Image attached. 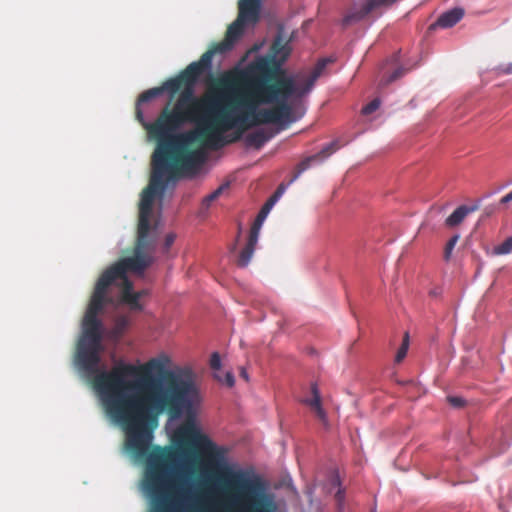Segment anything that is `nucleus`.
I'll use <instances>...</instances> for the list:
<instances>
[{"instance_id":"obj_1","label":"nucleus","mask_w":512,"mask_h":512,"mask_svg":"<svg viewBox=\"0 0 512 512\" xmlns=\"http://www.w3.org/2000/svg\"><path fill=\"white\" fill-rule=\"evenodd\" d=\"M137 258L126 257L103 272L96 282L82 321L74 366L81 377L93 384L99 401L110 421L125 432L124 454L135 464L142 462L150 449L158 418L168 413L166 429L173 446L154 449L147 457L141 490L151 504L150 512H177L170 499L174 492L186 501L193 492L197 454L184 446L190 443L203 454L215 456L217 466L240 491L231 497L236 512H282L267 482L259 475L233 468L224 459V451L203 433L197 420L203 395L196 373L190 367H177L169 372L170 357L160 353L147 361L143 370L150 375L167 373V377L142 378L137 368L123 361L111 369L102 362V338L105 329L99 314L106 302L115 308L127 306L141 310L139 298L145 291L134 292L129 274L137 272Z\"/></svg>"},{"instance_id":"obj_2","label":"nucleus","mask_w":512,"mask_h":512,"mask_svg":"<svg viewBox=\"0 0 512 512\" xmlns=\"http://www.w3.org/2000/svg\"><path fill=\"white\" fill-rule=\"evenodd\" d=\"M271 55H261L240 72L241 87L211 88L194 96L193 84L180 94L172 109L166 107L153 124H145L150 137L158 140L152 155V173L139 205L138 241L133 258L137 272L154 261L160 221L153 218L156 200L174 188L178 176L194 178L201 174L211 151L241 139L262 124L279 130L300 120L306 113V99L330 59H321L311 71L281 74L269 82L271 69L279 68L290 54L278 39Z\"/></svg>"},{"instance_id":"obj_3","label":"nucleus","mask_w":512,"mask_h":512,"mask_svg":"<svg viewBox=\"0 0 512 512\" xmlns=\"http://www.w3.org/2000/svg\"><path fill=\"white\" fill-rule=\"evenodd\" d=\"M260 9L261 0H240L237 19L228 27L224 41L201 56L198 61L201 63V67L205 69L210 68L214 54H224L230 51L245 29L253 26L258 21Z\"/></svg>"},{"instance_id":"obj_4","label":"nucleus","mask_w":512,"mask_h":512,"mask_svg":"<svg viewBox=\"0 0 512 512\" xmlns=\"http://www.w3.org/2000/svg\"><path fill=\"white\" fill-rule=\"evenodd\" d=\"M398 0H365L355 4L343 19L344 25H350L362 20L372 10L379 7H388Z\"/></svg>"},{"instance_id":"obj_5","label":"nucleus","mask_w":512,"mask_h":512,"mask_svg":"<svg viewBox=\"0 0 512 512\" xmlns=\"http://www.w3.org/2000/svg\"><path fill=\"white\" fill-rule=\"evenodd\" d=\"M180 88V80L172 79L163 84L161 88H152L141 94L138 99L136 106V115L137 119L142 123L145 127V124H153L154 122H146L143 117V113L141 110V105L143 103L149 102L151 99L159 96L164 90L169 91L171 94H174Z\"/></svg>"},{"instance_id":"obj_6","label":"nucleus","mask_w":512,"mask_h":512,"mask_svg":"<svg viewBox=\"0 0 512 512\" xmlns=\"http://www.w3.org/2000/svg\"><path fill=\"white\" fill-rule=\"evenodd\" d=\"M289 184H280L275 193L267 200V202L263 205L260 212L258 213L252 227L261 230L264 221L266 220L268 214L274 207V205L280 200L282 195L285 193Z\"/></svg>"},{"instance_id":"obj_7","label":"nucleus","mask_w":512,"mask_h":512,"mask_svg":"<svg viewBox=\"0 0 512 512\" xmlns=\"http://www.w3.org/2000/svg\"><path fill=\"white\" fill-rule=\"evenodd\" d=\"M336 150L335 144H329L324 149H322L318 154L310 156L303 161H301L297 167V173L293 176V178L287 183L289 186L296 181L300 175L310 168L315 163H321L324 161L331 153Z\"/></svg>"},{"instance_id":"obj_8","label":"nucleus","mask_w":512,"mask_h":512,"mask_svg":"<svg viewBox=\"0 0 512 512\" xmlns=\"http://www.w3.org/2000/svg\"><path fill=\"white\" fill-rule=\"evenodd\" d=\"M311 398L303 399L302 402L307 405L316 415V417L323 423L325 427L328 426L327 413L321 403V395L316 383L311 386Z\"/></svg>"},{"instance_id":"obj_9","label":"nucleus","mask_w":512,"mask_h":512,"mask_svg":"<svg viewBox=\"0 0 512 512\" xmlns=\"http://www.w3.org/2000/svg\"><path fill=\"white\" fill-rule=\"evenodd\" d=\"M259 235H260V230H257L252 227L250 230L247 244L241 251L239 258H238V266L239 267L245 268L249 265V263L253 257V254L255 252L256 245L259 240Z\"/></svg>"},{"instance_id":"obj_10","label":"nucleus","mask_w":512,"mask_h":512,"mask_svg":"<svg viewBox=\"0 0 512 512\" xmlns=\"http://www.w3.org/2000/svg\"><path fill=\"white\" fill-rule=\"evenodd\" d=\"M464 16V10L462 8H453L444 12L431 27L450 28L458 23Z\"/></svg>"},{"instance_id":"obj_11","label":"nucleus","mask_w":512,"mask_h":512,"mask_svg":"<svg viewBox=\"0 0 512 512\" xmlns=\"http://www.w3.org/2000/svg\"><path fill=\"white\" fill-rule=\"evenodd\" d=\"M274 136V133L267 129H258L246 136L245 142L248 146H253L257 149L261 148L268 140Z\"/></svg>"},{"instance_id":"obj_12","label":"nucleus","mask_w":512,"mask_h":512,"mask_svg":"<svg viewBox=\"0 0 512 512\" xmlns=\"http://www.w3.org/2000/svg\"><path fill=\"white\" fill-rule=\"evenodd\" d=\"M476 209V206L467 207L461 205L446 219L445 224L448 227H455L459 225L469 213L474 212Z\"/></svg>"},{"instance_id":"obj_13","label":"nucleus","mask_w":512,"mask_h":512,"mask_svg":"<svg viewBox=\"0 0 512 512\" xmlns=\"http://www.w3.org/2000/svg\"><path fill=\"white\" fill-rule=\"evenodd\" d=\"M329 485H330V487L328 489V492L329 493L334 492V496L338 502V505L340 508H342L343 503H344V498H345V492L341 487V481L337 474L333 473L330 476Z\"/></svg>"},{"instance_id":"obj_14","label":"nucleus","mask_w":512,"mask_h":512,"mask_svg":"<svg viewBox=\"0 0 512 512\" xmlns=\"http://www.w3.org/2000/svg\"><path fill=\"white\" fill-rule=\"evenodd\" d=\"M127 326L128 319L125 316H118L115 320L114 327L106 333V337L111 340L118 339Z\"/></svg>"},{"instance_id":"obj_15","label":"nucleus","mask_w":512,"mask_h":512,"mask_svg":"<svg viewBox=\"0 0 512 512\" xmlns=\"http://www.w3.org/2000/svg\"><path fill=\"white\" fill-rule=\"evenodd\" d=\"M228 186V183H224L220 185L215 191L203 198L201 204V213H205L209 209L211 203L215 201L228 188Z\"/></svg>"},{"instance_id":"obj_16","label":"nucleus","mask_w":512,"mask_h":512,"mask_svg":"<svg viewBox=\"0 0 512 512\" xmlns=\"http://www.w3.org/2000/svg\"><path fill=\"white\" fill-rule=\"evenodd\" d=\"M512 253V236L507 238L501 244L495 246L492 250L493 255H507Z\"/></svg>"},{"instance_id":"obj_17","label":"nucleus","mask_w":512,"mask_h":512,"mask_svg":"<svg viewBox=\"0 0 512 512\" xmlns=\"http://www.w3.org/2000/svg\"><path fill=\"white\" fill-rule=\"evenodd\" d=\"M204 69L205 68H202L201 63H199L198 61L192 62L186 68L185 74L189 75L192 82H194L196 80V78L203 72Z\"/></svg>"},{"instance_id":"obj_18","label":"nucleus","mask_w":512,"mask_h":512,"mask_svg":"<svg viewBox=\"0 0 512 512\" xmlns=\"http://www.w3.org/2000/svg\"><path fill=\"white\" fill-rule=\"evenodd\" d=\"M408 348H409V334L406 332L404 335V338H403V342L396 353V357H395L396 362L399 363L406 357Z\"/></svg>"},{"instance_id":"obj_19","label":"nucleus","mask_w":512,"mask_h":512,"mask_svg":"<svg viewBox=\"0 0 512 512\" xmlns=\"http://www.w3.org/2000/svg\"><path fill=\"white\" fill-rule=\"evenodd\" d=\"M214 377L219 382L224 383V384H226L229 387H232L235 384V378H234V375H233V373L231 371H227L223 375L221 374V372L214 373Z\"/></svg>"},{"instance_id":"obj_20","label":"nucleus","mask_w":512,"mask_h":512,"mask_svg":"<svg viewBox=\"0 0 512 512\" xmlns=\"http://www.w3.org/2000/svg\"><path fill=\"white\" fill-rule=\"evenodd\" d=\"M458 240H459V235L457 234V235H454L453 237H451L449 239V241L447 242L446 247H445V252H444V258L446 261H448L451 258L453 249H454L455 245L457 244Z\"/></svg>"},{"instance_id":"obj_21","label":"nucleus","mask_w":512,"mask_h":512,"mask_svg":"<svg viewBox=\"0 0 512 512\" xmlns=\"http://www.w3.org/2000/svg\"><path fill=\"white\" fill-rule=\"evenodd\" d=\"M380 104V99L376 98L362 108V113L364 115H369L376 111L380 107Z\"/></svg>"},{"instance_id":"obj_22","label":"nucleus","mask_w":512,"mask_h":512,"mask_svg":"<svg viewBox=\"0 0 512 512\" xmlns=\"http://www.w3.org/2000/svg\"><path fill=\"white\" fill-rule=\"evenodd\" d=\"M210 367L214 370V373H219L221 370V358L219 353L214 352L210 358Z\"/></svg>"},{"instance_id":"obj_23","label":"nucleus","mask_w":512,"mask_h":512,"mask_svg":"<svg viewBox=\"0 0 512 512\" xmlns=\"http://www.w3.org/2000/svg\"><path fill=\"white\" fill-rule=\"evenodd\" d=\"M176 239V235L174 233H169L165 237L164 245H163V252L166 253L171 245L174 243Z\"/></svg>"},{"instance_id":"obj_24","label":"nucleus","mask_w":512,"mask_h":512,"mask_svg":"<svg viewBox=\"0 0 512 512\" xmlns=\"http://www.w3.org/2000/svg\"><path fill=\"white\" fill-rule=\"evenodd\" d=\"M403 75V69L402 68H398L397 70H395L386 80H385V84H388L390 82H393L395 81L396 79H398L399 77H401Z\"/></svg>"},{"instance_id":"obj_25","label":"nucleus","mask_w":512,"mask_h":512,"mask_svg":"<svg viewBox=\"0 0 512 512\" xmlns=\"http://www.w3.org/2000/svg\"><path fill=\"white\" fill-rule=\"evenodd\" d=\"M498 71L503 74H511L512 73V63H508L503 66H499Z\"/></svg>"},{"instance_id":"obj_26","label":"nucleus","mask_w":512,"mask_h":512,"mask_svg":"<svg viewBox=\"0 0 512 512\" xmlns=\"http://www.w3.org/2000/svg\"><path fill=\"white\" fill-rule=\"evenodd\" d=\"M449 401L455 407H460L463 404V399L459 397H451L449 398Z\"/></svg>"},{"instance_id":"obj_27","label":"nucleus","mask_w":512,"mask_h":512,"mask_svg":"<svg viewBox=\"0 0 512 512\" xmlns=\"http://www.w3.org/2000/svg\"><path fill=\"white\" fill-rule=\"evenodd\" d=\"M512 201V191L501 198V203L505 204Z\"/></svg>"},{"instance_id":"obj_28","label":"nucleus","mask_w":512,"mask_h":512,"mask_svg":"<svg viewBox=\"0 0 512 512\" xmlns=\"http://www.w3.org/2000/svg\"><path fill=\"white\" fill-rule=\"evenodd\" d=\"M240 376L245 380V381H249V375L246 371L245 368H241V371H240Z\"/></svg>"},{"instance_id":"obj_29","label":"nucleus","mask_w":512,"mask_h":512,"mask_svg":"<svg viewBox=\"0 0 512 512\" xmlns=\"http://www.w3.org/2000/svg\"><path fill=\"white\" fill-rule=\"evenodd\" d=\"M209 508H210L209 509L210 511H212V512L215 511V506H214V504L212 502L209 503Z\"/></svg>"},{"instance_id":"obj_30","label":"nucleus","mask_w":512,"mask_h":512,"mask_svg":"<svg viewBox=\"0 0 512 512\" xmlns=\"http://www.w3.org/2000/svg\"><path fill=\"white\" fill-rule=\"evenodd\" d=\"M240 234H241V227H239L237 239L239 238Z\"/></svg>"},{"instance_id":"obj_31","label":"nucleus","mask_w":512,"mask_h":512,"mask_svg":"<svg viewBox=\"0 0 512 512\" xmlns=\"http://www.w3.org/2000/svg\"><path fill=\"white\" fill-rule=\"evenodd\" d=\"M236 249V245H233L231 250L234 251Z\"/></svg>"},{"instance_id":"obj_32","label":"nucleus","mask_w":512,"mask_h":512,"mask_svg":"<svg viewBox=\"0 0 512 512\" xmlns=\"http://www.w3.org/2000/svg\"><path fill=\"white\" fill-rule=\"evenodd\" d=\"M371 512H376L375 510L371 511Z\"/></svg>"}]
</instances>
